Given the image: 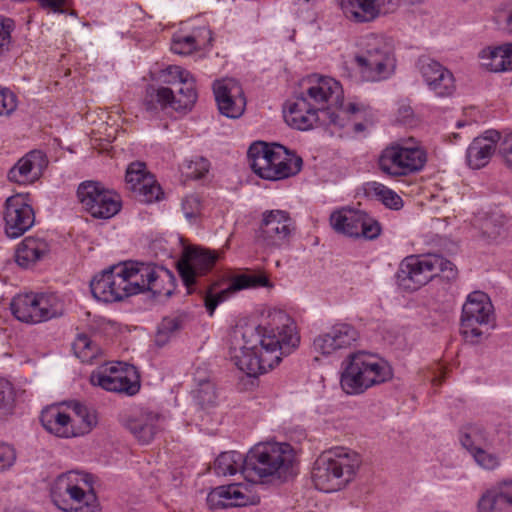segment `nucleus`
Wrapping results in <instances>:
<instances>
[{
  "label": "nucleus",
  "mask_w": 512,
  "mask_h": 512,
  "mask_svg": "<svg viewBox=\"0 0 512 512\" xmlns=\"http://www.w3.org/2000/svg\"><path fill=\"white\" fill-rule=\"evenodd\" d=\"M229 354L234 365L256 377L277 366L300 344L295 320L284 310L272 309L259 325H239L230 334Z\"/></svg>",
  "instance_id": "nucleus-1"
},
{
  "label": "nucleus",
  "mask_w": 512,
  "mask_h": 512,
  "mask_svg": "<svg viewBox=\"0 0 512 512\" xmlns=\"http://www.w3.org/2000/svg\"><path fill=\"white\" fill-rule=\"evenodd\" d=\"M164 277L168 271L153 264L125 262L97 274L90 282L93 297L110 303L150 291L154 295L164 293Z\"/></svg>",
  "instance_id": "nucleus-2"
},
{
  "label": "nucleus",
  "mask_w": 512,
  "mask_h": 512,
  "mask_svg": "<svg viewBox=\"0 0 512 512\" xmlns=\"http://www.w3.org/2000/svg\"><path fill=\"white\" fill-rule=\"evenodd\" d=\"M306 92L296 97L285 116L287 123L299 130H308L321 121L323 124L343 125L338 122L340 114L332 107L340 102L343 89L337 80L331 77L312 75Z\"/></svg>",
  "instance_id": "nucleus-3"
},
{
  "label": "nucleus",
  "mask_w": 512,
  "mask_h": 512,
  "mask_svg": "<svg viewBox=\"0 0 512 512\" xmlns=\"http://www.w3.org/2000/svg\"><path fill=\"white\" fill-rule=\"evenodd\" d=\"M294 458V449L288 443H258L246 457L237 451L221 453L215 459L213 470L218 476H232L241 472L246 478L253 475L263 478L286 470Z\"/></svg>",
  "instance_id": "nucleus-4"
},
{
  "label": "nucleus",
  "mask_w": 512,
  "mask_h": 512,
  "mask_svg": "<svg viewBox=\"0 0 512 512\" xmlns=\"http://www.w3.org/2000/svg\"><path fill=\"white\" fill-rule=\"evenodd\" d=\"M393 377L389 363L377 354L360 350L350 353L341 364L340 387L351 396L365 393Z\"/></svg>",
  "instance_id": "nucleus-5"
},
{
  "label": "nucleus",
  "mask_w": 512,
  "mask_h": 512,
  "mask_svg": "<svg viewBox=\"0 0 512 512\" xmlns=\"http://www.w3.org/2000/svg\"><path fill=\"white\" fill-rule=\"evenodd\" d=\"M361 465L360 455L344 447L322 453L312 469V481L316 489L325 493L339 491L355 477Z\"/></svg>",
  "instance_id": "nucleus-6"
},
{
  "label": "nucleus",
  "mask_w": 512,
  "mask_h": 512,
  "mask_svg": "<svg viewBox=\"0 0 512 512\" xmlns=\"http://www.w3.org/2000/svg\"><path fill=\"white\" fill-rule=\"evenodd\" d=\"M50 496L57 508L65 512H97L99 503L90 474L69 471L51 484Z\"/></svg>",
  "instance_id": "nucleus-7"
},
{
  "label": "nucleus",
  "mask_w": 512,
  "mask_h": 512,
  "mask_svg": "<svg viewBox=\"0 0 512 512\" xmlns=\"http://www.w3.org/2000/svg\"><path fill=\"white\" fill-rule=\"evenodd\" d=\"M455 274L454 264L441 255H409L400 262L396 280L403 290L416 291L437 276L451 279Z\"/></svg>",
  "instance_id": "nucleus-8"
},
{
  "label": "nucleus",
  "mask_w": 512,
  "mask_h": 512,
  "mask_svg": "<svg viewBox=\"0 0 512 512\" xmlns=\"http://www.w3.org/2000/svg\"><path fill=\"white\" fill-rule=\"evenodd\" d=\"M15 318L27 324H39L64 313V302L56 293H20L10 304Z\"/></svg>",
  "instance_id": "nucleus-9"
},
{
  "label": "nucleus",
  "mask_w": 512,
  "mask_h": 512,
  "mask_svg": "<svg viewBox=\"0 0 512 512\" xmlns=\"http://www.w3.org/2000/svg\"><path fill=\"white\" fill-rule=\"evenodd\" d=\"M494 308L489 296L482 291L470 293L463 304L460 332L470 343H479L493 326Z\"/></svg>",
  "instance_id": "nucleus-10"
},
{
  "label": "nucleus",
  "mask_w": 512,
  "mask_h": 512,
  "mask_svg": "<svg viewBox=\"0 0 512 512\" xmlns=\"http://www.w3.org/2000/svg\"><path fill=\"white\" fill-rule=\"evenodd\" d=\"M361 78L367 82H378L389 78L395 70L396 60L391 48L383 38L367 37L365 51L355 56Z\"/></svg>",
  "instance_id": "nucleus-11"
},
{
  "label": "nucleus",
  "mask_w": 512,
  "mask_h": 512,
  "mask_svg": "<svg viewBox=\"0 0 512 512\" xmlns=\"http://www.w3.org/2000/svg\"><path fill=\"white\" fill-rule=\"evenodd\" d=\"M76 197L81 209L95 219H110L122 207L121 196L99 181L81 182L78 185Z\"/></svg>",
  "instance_id": "nucleus-12"
},
{
  "label": "nucleus",
  "mask_w": 512,
  "mask_h": 512,
  "mask_svg": "<svg viewBox=\"0 0 512 512\" xmlns=\"http://www.w3.org/2000/svg\"><path fill=\"white\" fill-rule=\"evenodd\" d=\"M90 383L106 391L128 396H133L140 390L136 368L123 362H109L98 366L90 375Z\"/></svg>",
  "instance_id": "nucleus-13"
},
{
  "label": "nucleus",
  "mask_w": 512,
  "mask_h": 512,
  "mask_svg": "<svg viewBox=\"0 0 512 512\" xmlns=\"http://www.w3.org/2000/svg\"><path fill=\"white\" fill-rule=\"evenodd\" d=\"M295 230L294 221L285 210H266L255 232L256 242L266 250L287 246Z\"/></svg>",
  "instance_id": "nucleus-14"
},
{
  "label": "nucleus",
  "mask_w": 512,
  "mask_h": 512,
  "mask_svg": "<svg viewBox=\"0 0 512 512\" xmlns=\"http://www.w3.org/2000/svg\"><path fill=\"white\" fill-rule=\"evenodd\" d=\"M218 252L198 246H191L184 249L181 259L178 262L179 274L187 287L197 282V278L209 273L217 259Z\"/></svg>",
  "instance_id": "nucleus-15"
},
{
  "label": "nucleus",
  "mask_w": 512,
  "mask_h": 512,
  "mask_svg": "<svg viewBox=\"0 0 512 512\" xmlns=\"http://www.w3.org/2000/svg\"><path fill=\"white\" fill-rule=\"evenodd\" d=\"M35 222V214L26 196L16 194L6 199L4 205L5 233L9 238H18Z\"/></svg>",
  "instance_id": "nucleus-16"
},
{
  "label": "nucleus",
  "mask_w": 512,
  "mask_h": 512,
  "mask_svg": "<svg viewBox=\"0 0 512 512\" xmlns=\"http://www.w3.org/2000/svg\"><path fill=\"white\" fill-rule=\"evenodd\" d=\"M211 510L228 507H240L259 503V497L253 493L252 485L233 483L212 489L206 498Z\"/></svg>",
  "instance_id": "nucleus-17"
},
{
  "label": "nucleus",
  "mask_w": 512,
  "mask_h": 512,
  "mask_svg": "<svg viewBox=\"0 0 512 512\" xmlns=\"http://www.w3.org/2000/svg\"><path fill=\"white\" fill-rule=\"evenodd\" d=\"M359 339L356 328L348 323H336L328 331L316 336L312 343L314 353L329 356L341 349H347Z\"/></svg>",
  "instance_id": "nucleus-18"
},
{
  "label": "nucleus",
  "mask_w": 512,
  "mask_h": 512,
  "mask_svg": "<svg viewBox=\"0 0 512 512\" xmlns=\"http://www.w3.org/2000/svg\"><path fill=\"white\" fill-rule=\"evenodd\" d=\"M213 92L220 113L228 118L240 117L246 106L241 85L235 79L215 81Z\"/></svg>",
  "instance_id": "nucleus-19"
},
{
  "label": "nucleus",
  "mask_w": 512,
  "mask_h": 512,
  "mask_svg": "<svg viewBox=\"0 0 512 512\" xmlns=\"http://www.w3.org/2000/svg\"><path fill=\"white\" fill-rule=\"evenodd\" d=\"M268 279L265 276L253 274H241L233 277L227 287L216 291L218 283H214L206 291L204 304L210 316L214 314L217 306L230 298L233 294L243 289L266 286Z\"/></svg>",
  "instance_id": "nucleus-20"
},
{
  "label": "nucleus",
  "mask_w": 512,
  "mask_h": 512,
  "mask_svg": "<svg viewBox=\"0 0 512 512\" xmlns=\"http://www.w3.org/2000/svg\"><path fill=\"white\" fill-rule=\"evenodd\" d=\"M125 180L141 201L152 203L161 198V187L156 183L154 176L147 171L145 162H131L127 167Z\"/></svg>",
  "instance_id": "nucleus-21"
},
{
  "label": "nucleus",
  "mask_w": 512,
  "mask_h": 512,
  "mask_svg": "<svg viewBox=\"0 0 512 512\" xmlns=\"http://www.w3.org/2000/svg\"><path fill=\"white\" fill-rule=\"evenodd\" d=\"M421 75L429 89L439 97L450 96L455 90L453 74L432 59L420 61Z\"/></svg>",
  "instance_id": "nucleus-22"
},
{
  "label": "nucleus",
  "mask_w": 512,
  "mask_h": 512,
  "mask_svg": "<svg viewBox=\"0 0 512 512\" xmlns=\"http://www.w3.org/2000/svg\"><path fill=\"white\" fill-rule=\"evenodd\" d=\"M427 158L428 151L422 141L408 136L387 145L378 160H427Z\"/></svg>",
  "instance_id": "nucleus-23"
},
{
  "label": "nucleus",
  "mask_w": 512,
  "mask_h": 512,
  "mask_svg": "<svg viewBox=\"0 0 512 512\" xmlns=\"http://www.w3.org/2000/svg\"><path fill=\"white\" fill-rule=\"evenodd\" d=\"M167 73L174 79H178L179 88L174 92L172 109L175 111L190 110L197 100L195 79L193 75L180 66H169Z\"/></svg>",
  "instance_id": "nucleus-24"
},
{
  "label": "nucleus",
  "mask_w": 512,
  "mask_h": 512,
  "mask_svg": "<svg viewBox=\"0 0 512 512\" xmlns=\"http://www.w3.org/2000/svg\"><path fill=\"white\" fill-rule=\"evenodd\" d=\"M50 250L51 246L46 239L29 236L17 245L15 261L23 268H30L43 260L50 253Z\"/></svg>",
  "instance_id": "nucleus-25"
},
{
  "label": "nucleus",
  "mask_w": 512,
  "mask_h": 512,
  "mask_svg": "<svg viewBox=\"0 0 512 512\" xmlns=\"http://www.w3.org/2000/svg\"><path fill=\"white\" fill-rule=\"evenodd\" d=\"M478 512H512V481L487 490L478 501Z\"/></svg>",
  "instance_id": "nucleus-26"
},
{
  "label": "nucleus",
  "mask_w": 512,
  "mask_h": 512,
  "mask_svg": "<svg viewBox=\"0 0 512 512\" xmlns=\"http://www.w3.org/2000/svg\"><path fill=\"white\" fill-rule=\"evenodd\" d=\"M247 160H303L295 150L280 143L256 140L247 150Z\"/></svg>",
  "instance_id": "nucleus-27"
},
{
  "label": "nucleus",
  "mask_w": 512,
  "mask_h": 512,
  "mask_svg": "<svg viewBox=\"0 0 512 512\" xmlns=\"http://www.w3.org/2000/svg\"><path fill=\"white\" fill-rule=\"evenodd\" d=\"M70 409L71 438L89 434L98 424V413L95 408L78 401L68 405Z\"/></svg>",
  "instance_id": "nucleus-28"
},
{
  "label": "nucleus",
  "mask_w": 512,
  "mask_h": 512,
  "mask_svg": "<svg viewBox=\"0 0 512 512\" xmlns=\"http://www.w3.org/2000/svg\"><path fill=\"white\" fill-rule=\"evenodd\" d=\"M303 162H251L252 170L266 180H281L300 172Z\"/></svg>",
  "instance_id": "nucleus-29"
},
{
  "label": "nucleus",
  "mask_w": 512,
  "mask_h": 512,
  "mask_svg": "<svg viewBox=\"0 0 512 512\" xmlns=\"http://www.w3.org/2000/svg\"><path fill=\"white\" fill-rule=\"evenodd\" d=\"M40 420L44 429L49 433L59 438H71L70 413H65L59 407L52 406L42 411Z\"/></svg>",
  "instance_id": "nucleus-30"
},
{
  "label": "nucleus",
  "mask_w": 512,
  "mask_h": 512,
  "mask_svg": "<svg viewBox=\"0 0 512 512\" xmlns=\"http://www.w3.org/2000/svg\"><path fill=\"white\" fill-rule=\"evenodd\" d=\"M361 217H363V211L344 207L331 213L330 225L337 233L349 237H358Z\"/></svg>",
  "instance_id": "nucleus-31"
},
{
  "label": "nucleus",
  "mask_w": 512,
  "mask_h": 512,
  "mask_svg": "<svg viewBox=\"0 0 512 512\" xmlns=\"http://www.w3.org/2000/svg\"><path fill=\"white\" fill-rule=\"evenodd\" d=\"M212 40L211 30L201 27L193 31L191 35H176L171 44V50L180 55H188L204 47Z\"/></svg>",
  "instance_id": "nucleus-32"
},
{
  "label": "nucleus",
  "mask_w": 512,
  "mask_h": 512,
  "mask_svg": "<svg viewBox=\"0 0 512 512\" xmlns=\"http://www.w3.org/2000/svg\"><path fill=\"white\" fill-rule=\"evenodd\" d=\"M174 91L169 87L149 85L145 90L143 106L152 115L167 108L172 109Z\"/></svg>",
  "instance_id": "nucleus-33"
},
{
  "label": "nucleus",
  "mask_w": 512,
  "mask_h": 512,
  "mask_svg": "<svg viewBox=\"0 0 512 512\" xmlns=\"http://www.w3.org/2000/svg\"><path fill=\"white\" fill-rule=\"evenodd\" d=\"M362 190L367 198L382 203L388 209L398 211L404 205L402 198L382 183L376 181L366 182L363 184Z\"/></svg>",
  "instance_id": "nucleus-34"
},
{
  "label": "nucleus",
  "mask_w": 512,
  "mask_h": 512,
  "mask_svg": "<svg viewBox=\"0 0 512 512\" xmlns=\"http://www.w3.org/2000/svg\"><path fill=\"white\" fill-rule=\"evenodd\" d=\"M340 7L346 18L356 23H368L378 18L371 0H341Z\"/></svg>",
  "instance_id": "nucleus-35"
},
{
  "label": "nucleus",
  "mask_w": 512,
  "mask_h": 512,
  "mask_svg": "<svg viewBox=\"0 0 512 512\" xmlns=\"http://www.w3.org/2000/svg\"><path fill=\"white\" fill-rule=\"evenodd\" d=\"M501 139L496 130H487L482 136L474 138L467 150L468 160L491 158L496 151L497 142Z\"/></svg>",
  "instance_id": "nucleus-36"
},
{
  "label": "nucleus",
  "mask_w": 512,
  "mask_h": 512,
  "mask_svg": "<svg viewBox=\"0 0 512 512\" xmlns=\"http://www.w3.org/2000/svg\"><path fill=\"white\" fill-rule=\"evenodd\" d=\"M459 441L464 449L469 453L480 448H490L491 440L483 427L470 424L463 427L460 431Z\"/></svg>",
  "instance_id": "nucleus-37"
},
{
  "label": "nucleus",
  "mask_w": 512,
  "mask_h": 512,
  "mask_svg": "<svg viewBox=\"0 0 512 512\" xmlns=\"http://www.w3.org/2000/svg\"><path fill=\"white\" fill-rule=\"evenodd\" d=\"M43 167V162H38V165L35 162H16L9 170L8 178L18 184H29L39 179Z\"/></svg>",
  "instance_id": "nucleus-38"
},
{
  "label": "nucleus",
  "mask_w": 512,
  "mask_h": 512,
  "mask_svg": "<svg viewBox=\"0 0 512 512\" xmlns=\"http://www.w3.org/2000/svg\"><path fill=\"white\" fill-rule=\"evenodd\" d=\"M157 421V416L149 414L139 419L130 420L128 429L141 443L147 444L153 439L158 430Z\"/></svg>",
  "instance_id": "nucleus-39"
},
{
  "label": "nucleus",
  "mask_w": 512,
  "mask_h": 512,
  "mask_svg": "<svg viewBox=\"0 0 512 512\" xmlns=\"http://www.w3.org/2000/svg\"><path fill=\"white\" fill-rule=\"evenodd\" d=\"M73 350L83 363H92L101 353V348L87 335L79 334L73 342Z\"/></svg>",
  "instance_id": "nucleus-40"
},
{
  "label": "nucleus",
  "mask_w": 512,
  "mask_h": 512,
  "mask_svg": "<svg viewBox=\"0 0 512 512\" xmlns=\"http://www.w3.org/2000/svg\"><path fill=\"white\" fill-rule=\"evenodd\" d=\"M380 170L388 177L398 179L421 171L424 162H379Z\"/></svg>",
  "instance_id": "nucleus-41"
},
{
  "label": "nucleus",
  "mask_w": 512,
  "mask_h": 512,
  "mask_svg": "<svg viewBox=\"0 0 512 512\" xmlns=\"http://www.w3.org/2000/svg\"><path fill=\"white\" fill-rule=\"evenodd\" d=\"M14 30V20L0 16V62L7 57L13 47L12 33Z\"/></svg>",
  "instance_id": "nucleus-42"
},
{
  "label": "nucleus",
  "mask_w": 512,
  "mask_h": 512,
  "mask_svg": "<svg viewBox=\"0 0 512 512\" xmlns=\"http://www.w3.org/2000/svg\"><path fill=\"white\" fill-rule=\"evenodd\" d=\"M217 393L213 383L204 381L195 391L194 399L202 409L214 407L217 402Z\"/></svg>",
  "instance_id": "nucleus-43"
},
{
  "label": "nucleus",
  "mask_w": 512,
  "mask_h": 512,
  "mask_svg": "<svg viewBox=\"0 0 512 512\" xmlns=\"http://www.w3.org/2000/svg\"><path fill=\"white\" fill-rule=\"evenodd\" d=\"M482 66L492 72L505 71L503 56L500 47L483 49L480 53Z\"/></svg>",
  "instance_id": "nucleus-44"
},
{
  "label": "nucleus",
  "mask_w": 512,
  "mask_h": 512,
  "mask_svg": "<svg viewBox=\"0 0 512 512\" xmlns=\"http://www.w3.org/2000/svg\"><path fill=\"white\" fill-rule=\"evenodd\" d=\"M13 403V385L8 380L0 378V416H5L11 412Z\"/></svg>",
  "instance_id": "nucleus-45"
},
{
  "label": "nucleus",
  "mask_w": 512,
  "mask_h": 512,
  "mask_svg": "<svg viewBox=\"0 0 512 512\" xmlns=\"http://www.w3.org/2000/svg\"><path fill=\"white\" fill-rule=\"evenodd\" d=\"M474 461L483 469L494 470L500 465L499 457L492 453L489 448H480L471 452Z\"/></svg>",
  "instance_id": "nucleus-46"
},
{
  "label": "nucleus",
  "mask_w": 512,
  "mask_h": 512,
  "mask_svg": "<svg viewBox=\"0 0 512 512\" xmlns=\"http://www.w3.org/2000/svg\"><path fill=\"white\" fill-rule=\"evenodd\" d=\"M361 224L358 227V237H364L366 239H375L381 233V226L379 222L371 218L368 214L363 212Z\"/></svg>",
  "instance_id": "nucleus-47"
},
{
  "label": "nucleus",
  "mask_w": 512,
  "mask_h": 512,
  "mask_svg": "<svg viewBox=\"0 0 512 512\" xmlns=\"http://www.w3.org/2000/svg\"><path fill=\"white\" fill-rule=\"evenodd\" d=\"M335 108H337L335 114H340V117L337 120L339 123L343 124L339 125L340 127H343L345 125L344 120L348 118L350 115H354L365 110V106L363 104H357L353 102L345 104L343 101V96L341 97L340 102L337 105H335Z\"/></svg>",
  "instance_id": "nucleus-48"
},
{
  "label": "nucleus",
  "mask_w": 512,
  "mask_h": 512,
  "mask_svg": "<svg viewBox=\"0 0 512 512\" xmlns=\"http://www.w3.org/2000/svg\"><path fill=\"white\" fill-rule=\"evenodd\" d=\"M17 108V97L9 89H0V116H8Z\"/></svg>",
  "instance_id": "nucleus-49"
},
{
  "label": "nucleus",
  "mask_w": 512,
  "mask_h": 512,
  "mask_svg": "<svg viewBox=\"0 0 512 512\" xmlns=\"http://www.w3.org/2000/svg\"><path fill=\"white\" fill-rule=\"evenodd\" d=\"M185 166L181 167L182 173L185 174L188 179H201L205 173L208 172L206 162H185Z\"/></svg>",
  "instance_id": "nucleus-50"
},
{
  "label": "nucleus",
  "mask_w": 512,
  "mask_h": 512,
  "mask_svg": "<svg viewBox=\"0 0 512 512\" xmlns=\"http://www.w3.org/2000/svg\"><path fill=\"white\" fill-rule=\"evenodd\" d=\"M182 210L187 219H195L201 211L200 199L195 195L187 196L182 202Z\"/></svg>",
  "instance_id": "nucleus-51"
},
{
  "label": "nucleus",
  "mask_w": 512,
  "mask_h": 512,
  "mask_svg": "<svg viewBox=\"0 0 512 512\" xmlns=\"http://www.w3.org/2000/svg\"><path fill=\"white\" fill-rule=\"evenodd\" d=\"M15 461V449L8 444L0 443V472L9 469Z\"/></svg>",
  "instance_id": "nucleus-52"
},
{
  "label": "nucleus",
  "mask_w": 512,
  "mask_h": 512,
  "mask_svg": "<svg viewBox=\"0 0 512 512\" xmlns=\"http://www.w3.org/2000/svg\"><path fill=\"white\" fill-rule=\"evenodd\" d=\"M414 119V111L409 105H401L398 109L397 120L404 125H411Z\"/></svg>",
  "instance_id": "nucleus-53"
},
{
  "label": "nucleus",
  "mask_w": 512,
  "mask_h": 512,
  "mask_svg": "<svg viewBox=\"0 0 512 512\" xmlns=\"http://www.w3.org/2000/svg\"><path fill=\"white\" fill-rule=\"evenodd\" d=\"M499 155L506 160H512V133L504 138L499 146Z\"/></svg>",
  "instance_id": "nucleus-54"
},
{
  "label": "nucleus",
  "mask_w": 512,
  "mask_h": 512,
  "mask_svg": "<svg viewBox=\"0 0 512 512\" xmlns=\"http://www.w3.org/2000/svg\"><path fill=\"white\" fill-rule=\"evenodd\" d=\"M500 49L505 64V71L512 70V43L500 46Z\"/></svg>",
  "instance_id": "nucleus-55"
},
{
  "label": "nucleus",
  "mask_w": 512,
  "mask_h": 512,
  "mask_svg": "<svg viewBox=\"0 0 512 512\" xmlns=\"http://www.w3.org/2000/svg\"><path fill=\"white\" fill-rule=\"evenodd\" d=\"M504 22H505V29L512 34V1L506 3L504 7Z\"/></svg>",
  "instance_id": "nucleus-56"
},
{
  "label": "nucleus",
  "mask_w": 512,
  "mask_h": 512,
  "mask_svg": "<svg viewBox=\"0 0 512 512\" xmlns=\"http://www.w3.org/2000/svg\"><path fill=\"white\" fill-rule=\"evenodd\" d=\"M47 155L40 149H34L21 156L18 160H45Z\"/></svg>",
  "instance_id": "nucleus-57"
},
{
  "label": "nucleus",
  "mask_w": 512,
  "mask_h": 512,
  "mask_svg": "<svg viewBox=\"0 0 512 512\" xmlns=\"http://www.w3.org/2000/svg\"><path fill=\"white\" fill-rule=\"evenodd\" d=\"M489 223H486L484 226V233L487 234L489 238L495 239L498 235H500V231H489L488 230Z\"/></svg>",
  "instance_id": "nucleus-58"
},
{
  "label": "nucleus",
  "mask_w": 512,
  "mask_h": 512,
  "mask_svg": "<svg viewBox=\"0 0 512 512\" xmlns=\"http://www.w3.org/2000/svg\"><path fill=\"white\" fill-rule=\"evenodd\" d=\"M468 165L471 169L479 170L485 166V162H468Z\"/></svg>",
  "instance_id": "nucleus-59"
},
{
  "label": "nucleus",
  "mask_w": 512,
  "mask_h": 512,
  "mask_svg": "<svg viewBox=\"0 0 512 512\" xmlns=\"http://www.w3.org/2000/svg\"><path fill=\"white\" fill-rule=\"evenodd\" d=\"M408 4L414 5L423 2V0H405Z\"/></svg>",
  "instance_id": "nucleus-60"
},
{
  "label": "nucleus",
  "mask_w": 512,
  "mask_h": 512,
  "mask_svg": "<svg viewBox=\"0 0 512 512\" xmlns=\"http://www.w3.org/2000/svg\"><path fill=\"white\" fill-rule=\"evenodd\" d=\"M356 129H357V130H362V129H363L362 124H357V125H356Z\"/></svg>",
  "instance_id": "nucleus-61"
},
{
  "label": "nucleus",
  "mask_w": 512,
  "mask_h": 512,
  "mask_svg": "<svg viewBox=\"0 0 512 512\" xmlns=\"http://www.w3.org/2000/svg\"><path fill=\"white\" fill-rule=\"evenodd\" d=\"M462 126H464V124L462 122L457 123V127H462Z\"/></svg>",
  "instance_id": "nucleus-62"
},
{
  "label": "nucleus",
  "mask_w": 512,
  "mask_h": 512,
  "mask_svg": "<svg viewBox=\"0 0 512 512\" xmlns=\"http://www.w3.org/2000/svg\"><path fill=\"white\" fill-rule=\"evenodd\" d=\"M508 163V167L512 170V162H507Z\"/></svg>",
  "instance_id": "nucleus-63"
}]
</instances>
